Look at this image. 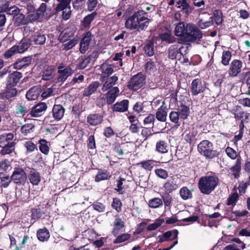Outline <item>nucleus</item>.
<instances>
[{"mask_svg":"<svg viewBox=\"0 0 250 250\" xmlns=\"http://www.w3.org/2000/svg\"><path fill=\"white\" fill-rule=\"evenodd\" d=\"M150 21L147 18V13L145 11L140 10L135 12L127 19L125 26L131 30L140 31L147 27Z\"/></svg>","mask_w":250,"mask_h":250,"instance_id":"obj_1","label":"nucleus"},{"mask_svg":"<svg viewBox=\"0 0 250 250\" xmlns=\"http://www.w3.org/2000/svg\"><path fill=\"white\" fill-rule=\"evenodd\" d=\"M218 181L217 177L214 175L203 176L199 180L198 187L202 193L208 195L214 190Z\"/></svg>","mask_w":250,"mask_h":250,"instance_id":"obj_2","label":"nucleus"},{"mask_svg":"<svg viewBox=\"0 0 250 250\" xmlns=\"http://www.w3.org/2000/svg\"><path fill=\"white\" fill-rule=\"evenodd\" d=\"M198 152L207 159H212L218 156L219 153L214 149L212 143L208 140H203L197 146Z\"/></svg>","mask_w":250,"mask_h":250,"instance_id":"obj_3","label":"nucleus"},{"mask_svg":"<svg viewBox=\"0 0 250 250\" xmlns=\"http://www.w3.org/2000/svg\"><path fill=\"white\" fill-rule=\"evenodd\" d=\"M183 42H189L199 41L202 38V33L196 25L193 23L187 24V30Z\"/></svg>","mask_w":250,"mask_h":250,"instance_id":"obj_4","label":"nucleus"},{"mask_svg":"<svg viewBox=\"0 0 250 250\" xmlns=\"http://www.w3.org/2000/svg\"><path fill=\"white\" fill-rule=\"evenodd\" d=\"M28 11V15L26 19L22 14H20L17 17L19 18L21 21H19L21 24H26L29 22H32L37 20H40L42 17V13L35 11V8L32 5H28L27 7Z\"/></svg>","mask_w":250,"mask_h":250,"instance_id":"obj_5","label":"nucleus"},{"mask_svg":"<svg viewBox=\"0 0 250 250\" xmlns=\"http://www.w3.org/2000/svg\"><path fill=\"white\" fill-rule=\"evenodd\" d=\"M243 66V62L238 59H234L232 61L229 65L228 73L229 77H236L242 71Z\"/></svg>","mask_w":250,"mask_h":250,"instance_id":"obj_6","label":"nucleus"},{"mask_svg":"<svg viewBox=\"0 0 250 250\" xmlns=\"http://www.w3.org/2000/svg\"><path fill=\"white\" fill-rule=\"evenodd\" d=\"M145 80L144 75L138 73L130 79L128 87L130 89L136 91L143 86L145 84Z\"/></svg>","mask_w":250,"mask_h":250,"instance_id":"obj_7","label":"nucleus"},{"mask_svg":"<svg viewBox=\"0 0 250 250\" xmlns=\"http://www.w3.org/2000/svg\"><path fill=\"white\" fill-rule=\"evenodd\" d=\"M59 75L57 78V81L59 83H63L68 77L71 76L73 71L70 66H65L61 63L58 67Z\"/></svg>","mask_w":250,"mask_h":250,"instance_id":"obj_8","label":"nucleus"},{"mask_svg":"<svg viewBox=\"0 0 250 250\" xmlns=\"http://www.w3.org/2000/svg\"><path fill=\"white\" fill-rule=\"evenodd\" d=\"M70 2V1H60L56 8L57 12L62 11V18L65 20H68L71 15Z\"/></svg>","mask_w":250,"mask_h":250,"instance_id":"obj_9","label":"nucleus"},{"mask_svg":"<svg viewBox=\"0 0 250 250\" xmlns=\"http://www.w3.org/2000/svg\"><path fill=\"white\" fill-rule=\"evenodd\" d=\"M27 179L25 171L21 168H16L11 177V179L16 184H24Z\"/></svg>","mask_w":250,"mask_h":250,"instance_id":"obj_10","label":"nucleus"},{"mask_svg":"<svg viewBox=\"0 0 250 250\" xmlns=\"http://www.w3.org/2000/svg\"><path fill=\"white\" fill-rule=\"evenodd\" d=\"M114 66L107 62H105L101 64L100 69L102 73L100 80L104 81L106 78L111 75L114 72Z\"/></svg>","mask_w":250,"mask_h":250,"instance_id":"obj_11","label":"nucleus"},{"mask_svg":"<svg viewBox=\"0 0 250 250\" xmlns=\"http://www.w3.org/2000/svg\"><path fill=\"white\" fill-rule=\"evenodd\" d=\"M213 23V17L208 13L200 16L198 25L201 29H205L211 26Z\"/></svg>","mask_w":250,"mask_h":250,"instance_id":"obj_12","label":"nucleus"},{"mask_svg":"<svg viewBox=\"0 0 250 250\" xmlns=\"http://www.w3.org/2000/svg\"><path fill=\"white\" fill-rule=\"evenodd\" d=\"M206 86L201 80L199 79H194L191 85V92L194 95H197L198 94L204 91Z\"/></svg>","mask_w":250,"mask_h":250,"instance_id":"obj_13","label":"nucleus"},{"mask_svg":"<svg viewBox=\"0 0 250 250\" xmlns=\"http://www.w3.org/2000/svg\"><path fill=\"white\" fill-rule=\"evenodd\" d=\"M47 105L44 103H40L34 106L30 111L32 117H39L42 116L47 109Z\"/></svg>","mask_w":250,"mask_h":250,"instance_id":"obj_14","label":"nucleus"},{"mask_svg":"<svg viewBox=\"0 0 250 250\" xmlns=\"http://www.w3.org/2000/svg\"><path fill=\"white\" fill-rule=\"evenodd\" d=\"M178 178L175 176L171 177L164 185L165 190L171 192L178 188L179 185L177 183Z\"/></svg>","mask_w":250,"mask_h":250,"instance_id":"obj_15","label":"nucleus"},{"mask_svg":"<svg viewBox=\"0 0 250 250\" xmlns=\"http://www.w3.org/2000/svg\"><path fill=\"white\" fill-rule=\"evenodd\" d=\"M92 35L89 32H86L80 44V50L84 53L88 49L90 42L92 41Z\"/></svg>","mask_w":250,"mask_h":250,"instance_id":"obj_16","label":"nucleus"},{"mask_svg":"<svg viewBox=\"0 0 250 250\" xmlns=\"http://www.w3.org/2000/svg\"><path fill=\"white\" fill-rule=\"evenodd\" d=\"M161 41L167 43H171L175 42V38L172 35L170 31L160 34L158 37L153 39V41Z\"/></svg>","mask_w":250,"mask_h":250,"instance_id":"obj_17","label":"nucleus"},{"mask_svg":"<svg viewBox=\"0 0 250 250\" xmlns=\"http://www.w3.org/2000/svg\"><path fill=\"white\" fill-rule=\"evenodd\" d=\"M19 12V8L15 6H9V4L8 1H6L4 4H0V12H6L9 15H16Z\"/></svg>","mask_w":250,"mask_h":250,"instance_id":"obj_18","label":"nucleus"},{"mask_svg":"<svg viewBox=\"0 0 250 250\" xmlns=\"http://www.w3.org/2000/svg\"><path fill=\"white\" fill-rule=\"evenodd\" d=\"M118 80L117 76L114 75L110 77H107L105 79L104 81H101L104 82V83L102 85V90L103 91L105 92L116 84V83Z\"/></svg>","mask_w":250,"mask_h":250,"instance_id":"obj_19","label":"nucleus"},{"mask_svg":"<svg viewBox=\"0 0 250 250\" xmlns=\"http://www.w3.org/2000/svg\"><path fill=\"white\" fill-rule=\"evenodd\" d=\"M28 178L32 185L37 186L40 183L42 177L39 172L32 169L28 173Z\"/></svg>","mask_w":250,"mask_h":250,"instance_id":"obj_20","label":"nucleus"},{"mask_svg":"<svg viewBox=\"0 0 250 250\" xmlns=\"http://www.w3.org/2000/svg\"><path fill=\"white\" fill-rule=\"evenodd\" d=\"M21 77L22 74L21 73L14 71L8 76L7 83L9 86H14L17 84Z\"/></svg>","mask_w":250,"mask_h":250,"instance_id":"obj_21","label":"nucleus"},{"mask_svg":"<svg viewBox=\"0 0 250 250\" xmlns=\"http://www.w3.org/2000/svg\"><path fill=\"white\" fill-rule=\"evenodd\" d=\"M64 108L60 104L54 105L52 109V114L53 117L56 120H60L63 116L64 113Z\"/></svg>","mask_w":250,"mask_h":250,"instance_id":"obj_22","label":"nucleus"},{"mask_svg":"<svg viewBox=\"0 0 250 250\" xmlns=\"http://www.w3.org/2000/svg\"><path fill=\"white\" fill-rule=\"evenodd\" d=\"M187 30V25L185 26V24L183 22H180L178 23L174 30L175 35L177 37H181L182 38V40L184 41L185 36Z\"/></svg>","mask_w":250,"mask_h":250,"instance_id":"obj_23","label":"nucleus"},{"mask_svg":"<svg viewBox=\"0 0 250 250\" xmlns=\"http://www.w3.org/2000/svg\"><path fill=\"white\" fill-rule=\"evenodd\" d=\"M119 93V89L117 87H113L106 93L107 102L109 104H112L115 100Z\"/></svg>","mask_w":250,"mask_h":250,"instance_id":"obj_24","label":"nucleus"},{"mask_svg":"<svg viewBox=\"0 0 250 250\" xmlns=\"http://www.w3.org/2000/svg\"><path fill=\"white\" fill-rule=\"evenodd\" d=\"M128 105V101L123 100L114 104L112 109L114 111L123 112L127 110Z\"/></svg>","mask_w":250,"mask_h":250,"instance_id":"obj_25","label":"nucleus"},{"mask_svg":"<svg viewBox=\"0 0 250 250\" xmlns=\"http://www.w3.org/2000/svg\"><path fill=\"white\" fill-rule=\"evenodd\" d=\"M30 45L29 41L27 39H23L17 45H15L19 53H22L26 51Z\"/></svg>","mask_w":250,"mask_h":250,"instance_id":"obj_26","label":"nucleus"},{"mask_svg":"<svg viewBox=\"0 0 250 250\" xmlns=\"http://www.w3.org/2000/svg\"><path fill=\"white\" fill-rule=\"evenodd\" d=\"M100 85L99 82H94L86 87L83 91V95L89 96L95 92Z\"/></svg>","mask_w":250,"mask_h":250,"instance_id":"obj_27","label":"nucleus"},{"mask_svg":"<svg viewBox=\"0 0 250 250\" xmlns=\"http://www.w3.org/2000/svg\"><path fill=\"white\" fill-rule=\"evenodd\" d=\"M40 92V88L33 87L30 88L26 94V97L29 101L35 100L37 99Z\"/></svg>","mask_w":250,"mask_h":250,"instance_id":"obj_28","label":"nucleus"},{"mask_svg":"<svg viewBox=\"0 0 250 250\" xmlns=\"http://www.w3.org/2000/svg\"><path fill=\"white\" fill-rule=\"evenodd\" d=\"M14 137L12 133L3 134L0 136V147H3L9 144H10Z\"/></svg>","mask_w":250,"mask_h":250,"instance_id":"obj_29","label":"nucleus"},{"mask_svg":"<svg viewBox=\"0 0 250 250\" xmlns=\"http://www.w3.org/2000/svg\"><path fill=\"white\" fill-rule=\"evenodd\" d=\"M30 41L33 42L35 44H44L46 38L43 34L39 33H35L30 38Z\"/></svg>","mask_w":250,"mask_h":250,"instance_id":"obj_30","label":"nucleus"},{"mask_svg":"<svg viewBox=\"0 0 250 250\" xmlns=\"http://www.w3.org/2000/svg\"><path fill=\"white\" fill-rule=\"evenodd\" d=\"M155 150L160 153H166L168 152V145L164 140H160L156 144Z\"/></svg>","mask_w":250,"mask_h":250,"instance_id":"obj_31","label":"nucleus"},{"mask_svg":"<svg viewBox=\"0 0 250 250\" xmlns=\"http://www.w3.org/2000/svg\"><path fill=\"white\" fill-rule=\"evenodd\" d=\"M38 239L42 242L47 241L50 237L49 231L46 229H41L37 233Z\"/></svg>","mask_w":250,"mask_h":250,"instance_id":"obj_32","label":"nucleus"},{"mask_svg":"<svg viewBox=\"0 0 250 250\" xmlns=\"http://www.w3.org/2000/svg\"><path fill=\"white\" fill-rule=\"evenodd\" d=\"M103 118L98 114H91L87 117V122L91 125H96L102 123Z\"/></svg>","mask_w":250,"mask_h":250,"instance_id":"obj_33","label":"nucleus"},{"mask_svg":"<svg viewBox=\"0 0 250 250\" xmlns=\"http://www.w3.org/2000/svg\"><path fill=\"white\" fill-rule=\"evenodd\" d=\"M167 112L166 108L165 107L161 106L158 109L156 113V118L158 121L164 122L167 120Z\"/></svg>","mask_w":250,"mask_h":250,"instance_id":"obj_34","label":"nucleus"},{"mask_svg":"<svg viewBox=\"0 0 250 250\" xmlns=\"http://www.w3.org/2000/svg\"><path fill=\"white\" fill-rule=\"evenodd\" d=\"M177 112L179 114L180 118L185 120L186 119L189 115L190 110L188 106L182 105L178 107Z\"/></svg>","mask_w":250,"mask_h":250,"instance_id":"obj_35","label":"nucleus"},{"mask_svg":"<svg viewBox=\"0 0 250 250\" xmlns=\"http://www.w3.org/2000/svg\"><path fill=\"white\" fill-rule=\"evenodd\" d=\"M30 59L29 57H25L17 61L14 64V68L16 69H20L23 67L27 65L30 63Z\"/></svg>","mask_w":250,"mask_h":250,"instance_id":"obj_36","label":"nucleus"},{"mask_svg":"<svg viewBox=\"0 0 250 250\" xmlns=\"http://www.w3.org/2000/svg\"><path fill=\"white\" fill-rule=\"evenodd\" d=\"M111 174L106 170H99L95 177V181L97 182L102 180L108 179L110 178Z\"/></svg>","mask_w":250,"mask_h":250,"instance_id":"obj_37","label":"nucleus"},{"mask_svg":"<svg viewBox=\"0 0 250 250\" xmlns=\"http://www.w3.org/2000/svg\"><path fill=\"white\" fill-rule=\"evenodd\" d=\"M197 134V131L192 129L186 134L184 137L185 140L189 144L192 143L196 140Z\"/></svg>","mask_w":250,"mask_h":250,"instance_id":"obj_38","label":"nucleus"},{"mask_svg":"<svg viewBox=\"0 0 250 250\" xmlns=\"http://www.w3.org/2000/svg\"><path fill=\"white\" fill-rule=\"evenodd\" d=\"M231 53L229 51H224L221 57L222 64L225 66L228 65L231 59Z\"/></svg>","mask_w":250,"mask_h":250,"instance_id":"obj_39","label":"nucleus"},{"mask_svg":"<svg viewBox=\"0 0 250 250\" xmlns=\"http://www.w3.org/2000/svg\"><path fill=\"white\" fill-rule=\"evenodd\" d=\"M15 145L14 142H11L10 144L3 146L1 150V153L2 155L9 154L13 152L15 150Z\"/></svg>","mask_w":250,"mask_h":250,"instance_id":"obj_40","label":"nucleus"},{"mask_svg":"<svg viewBox=\"0 0 250 250\" xmlns=\"http://www.w3.org/2000/svg\"><path fill=\"white\" fill-rule=\"evenodd\" d=\"M240 165V161L239 159H237L235 165L230 168L232 174L235 178H237L239 176L241 168Z\"/></svg>","mask_w":250,"mask_h":250,"instance_id":"obj_41","label":"nucleus"},{"mask_svg":"<svg viewBox=\"0 0 250 250\" xmlns=\"http://www.w3.org/2000/svg\"><path fill=\"white\" fill-rule=\"evenodd\" d=\"M39 149L43 154L47 155L49 147L47 145V142L46 140L42 139L39 141Z\"/></svg>","mask_w":250,"mask_h":250,"instance_id":"obj_42","label":"nucleus"},{"mask_svg":"<svg viewBox=\"0 0 250 250\" xmlns=\"http://www.w3.org/2000/svg\"><path fill=\"white\" fill-rule=\"evenodd\" d=\"M164 221H165L164 219H157L153 223L150 224L147 226V229L150 231L155 230L158 227L161 226Z\"/></svg>","mask_w":250,"mask_h":250,"instance_id":"obj_43","label":"nucleus"},{"mask_svg":"<svg viewBox=\"0 0 250 250\" xmlns=\"http://www.w3.org/2000/svg\"><path fill=\"white\" fill-rule=\"evenodd\" d=\"M12 86L9 87V85L8 84L7 87L6 89L5 90V92L3 93V95L7 98H9L12 97L16 96L17 94V91L16 88L14 87H11Z\"/></svg>","mask_w":250,"mask_h":250,"instance_id":"obj_44","label":"nucleus"},{"mask_svg":"<svg viewBox=\"0 0 250 250\" xmlns=\"http://www.w3.org/2000/svg\"><path fill=\"white\" fill-rule=\"evenodd\" d=\"M180 194L184 200H187L192 197L191 192L187 187H183L181 188Z\"/></svg>","mask_w":250,"mask_h":250,"instance_id":"obj_45","label":"nucleus"},{"mask_svg":"<svg viewBox=\"0 0 250 250\" xmlns=\"http://www.w3.org/2000/svg\"><path fill=\"white\" fill-rule=\"evenodd\" d=\"M54 76V71L51 68H47L43 73L42 79L44 81L51 80Z\"/></svg>","mask_w":250,"mask_h":250,"instance_id":"obj_46","label":"nucleus"},{"mask_svg":"<svg viewBox=\"0 0 250 250\" xmlns=\"http://www.w3.org/2000/svg\"><path fill=\"white\" fill-rule=\"evenodd\" d=\"M163 201L161 198H154L150 200L148 202V205L149 207L151 208H157L160 206L162 205Z\"/></svg>","mask_w":250,"mask_h":250,"instance_id":"obj_47","label":"nucleus"},{"mask_svg":"<svg viewBox=\"0 0 250 250\" xmlns=\"http://www.w3.org/2000/svg\"><path fill=\"white\" fill-rule=\"evenodd\" d=\"M213 18L216 24H221L223 21L222 13L221 11L219 10H214L213 12Z\"/></svg>","mask_w":250,"mask_h":250,"instance_id":"obj_48","label":"nucleus"},{"mask_svg":"<svg viewBox=\"0 0 250 250\" xmlns=\"http://www.w3.org/2000/svg\"><path fill=\"white\" fill-rule=\"evenodd\" d=\"M178 234V231L177 230H173L172 231L166 232L163 234V238L160 239V241L163 242L165 241L167 239L169 238L172 235L174 236V238H176L177 237Z\"/></svg>","mask_w":250,"mask_h":250,"instance_id":"obj_49","label":"nucleus"},{"mask_svg":"<svg viewBox=\"0 0 250 250\" xmlns=\"http://www.w3.org/2000/svg\"><path fill=\"white\" fill-rule=\"evenodd\" d=\"M0 179L1 184L4 188H6L9 186L11 180L9 176L6 175L3 173H0Z\"/></svg>","mask_w":250,"mask_h":250,"instance_id":"obj_50","label":"nucleus"},{"mask_svg":"<svg viewBox=\"0 0 250 250\" xmlns=\"http://www.w3.org/2000/svg\"><path fill=\"white\" fill-rule=\"evenodd\" d=\"M155 173L158 177L163 179H166L168 176L167 171L162 168L156 169Z\"/></svg>","mask_w":250,"mask_h":250,"instance_id":"obj_51","label":"nucleus"},{"mask_svg":"<svg viewBox=\"0 0 250 250\" xmlns=\"http://www.w3.org/2000/svg\"><path fill=\"white\" fill-rule=\"evenodd\" d=\"M168 51L169 57L171 59H174L178 53V47L176 45H172L169 47Z\"/></svg>","mask_w":250,"mask_h":250,"instance_id":"obj_52","label":"nucleus"},{"mask_svg":"<svg viewBox=\"0 0 250 250\" xmlns=\"http://www.w3.org/2000/svg\"><path fill=\"white\" fill-rule=\"evenodd\" d=\"M17 53H19L18 51L16 49V47L14 45L5 52L4 54V57L5 59H9Z\"/></svg>","mask_w":250,"mask_h":250,"instance_id":"obj_53","label":"nucleus"},{"mask_svg":"<svg viewBox=\"0 0 250 250\" xmlns=\"http://www.w3.org/2000/svg\"><path fill=\"white\" fill-rule=\"evenodd\" d=\"M155 161L152 160H149L141 163L142 167L147 170H151L153 167Z\"/></svg>","mask_w":250,"mask_h":250,"instance_id":"obj_54","label":"nucleus"},{"mask_svg":"<svg viewBox=\"0 0 250 250\" xmlns=\"http://www.w3.org/2000/svg\"><path fill=\"white\" fill-rule=\"evenodd\" d=\"M176 6L178 8H182L185 10L186 13L188 12L189 6L187 3V1H176Z\"/></svg>","mask_w":250,"mask_h":250,"instance_id":"obj_55","label":"nucleus"},{"mask_svg":"<svg viewBox=\"0 0 250 250\" xmlns=\"http://www.w3.org/2000/svg\"><path fill=\"white\" fill-rule=\"evenodd\" d=\"M95 16V13H93L86 16L83 21V24L85 27L88 26L91 22L94 20Z\"/></svg>","mask_w":250,"mask_h":250,"instance_id":"obj_56","label":"nucleus"},{"mask_svg":"<svg viewBox=\"0 0 250 250\" xmlns=\"http://www.w3.org/2000/svg\"><path fill=\"white\" fill-rule=\"evenodd\" d=\"M226 152L227 155L231 159H235L238 156V154L236 151L230 147H227L226 148Z\"/></svg>","mask_w":250,"mask_h":250,"instance_id":"obj_57","label":"nucleus"},{"mask_svg":"<svg viewBox=\"0 0 250 250\" xmlns=\"http://www.w3.org/2000/svg\"><path fill=\"white\" fill-rule=\"evenodd\" d=\"M44 212L41 211L40 209L34 208L32 210V218L35 220H37L40 218Z\"/></svg>","mask_w":250,"mask_h":250,"instance_id":"obj_58","label":"nucleus"},{"mask_svg":"<svg viewBox=\"0 0 250 250\" xmlns=\"http://www.w3.org/2000/svg\"><path fill=\"white\" fill-rule=\"evenodd\" d=\"M145 51L148 56H152L154 55V51L152 42H149L145 46Z\"/></svg>","mask_w":250,"mask_h":250,"instance_id":"obj_59","label":"nucleus"},{"mask_svg":"<svg viewBox=\"0 0 250 250\" xmlns=\"http://www.w3.org/2000/svg\"><path fill=\"white\" fill-rule=\"evenodd\" d=\"M130 237V234L127 233L123 234L117 237L114 241V243L115 244L122 243L129 239Z\"/></svg>","mask_w":250,"mask_h":250,"instance_id":"obj_60","label":"nucleus"},{"mask_svg":"<svg viewBox=\"0 0 250 250\" xmlns=\"http://www.w3.org/2000/svg\"><path fill=\"white\" fill-rule=\"evenodd\" d=\"M34 128V125L32 124H27L23 125L21 128L22 133L26 135L31 132Z\"/></svg>","mask_w":250,"mask_h":250,"instance_id":"obj_61","label":"nucleus"},{"mask_svg":"<svg viewBox=\"0 0 250 250\" xmlns=\"http://www.w3.org/2000/svg\"><path fill=\"white\" fill-rule=\"evenodd\" d=\"M78 42V40L77 39H73L64 44V49L65 50H68L71 49Z\"/></svg>","mask_w":250,"mask_h":250,"instance_id":"obj_62","label":"nucleus"},{"mask_svg":"<svg viewBox=\"0 0 250 250\" xmlns=\"http://www.w3.org/2000/svg\"><path fill=\"white\" fill-rule=\"evenodd\" d=\"M114 226L115 227V229L114 230V232L115 233L116 229H120L124 228V222L119 217H117L114 222Z\"/></svg>","mask_w":250,"mask_h":250,"instance_id":"obj_63","label":"nucleus"},{"mask_svg":"<svg viewBox=\"0 0 250 250\" xmlns=\"http://www.w3.org/2000/svg\"><path fill=\"white\" fill-rule=\"evenodd\" d=\"M26 148V152L30 153L33 152L36 148L35 145L31 141H27L24 144Z\"/></svg>","mask_w":250,"mask_h":250,"instance_id":"obj_64","label":"nucleus"}]
</instances>
